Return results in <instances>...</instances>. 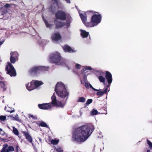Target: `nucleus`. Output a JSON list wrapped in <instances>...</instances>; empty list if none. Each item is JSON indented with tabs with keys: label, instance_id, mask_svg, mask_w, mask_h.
<instances>
[{
	"label": "nucleus",
	"instance_id": "ddd939ff",
	"mask_svg": "<svg viewBox=\"0 0 152 152\" xmlns=\"http://www.w3.org/2000/svg\"><path fill=\"white\" fill-rule=\"evenodd\" d=\"M29 72L31 74L36 75L40 73L39 66H34L30 68Z\"/></svg>",
	"mask_w": 152,
	"mask_h": 152
},
{
	"label": "nucleus",
	"instance_id": "473e14b6",
	"mask_svg": "<svg viewBox=\"0 0 152 152\" xmlns=\"http://www.w3.org/2000/svg\"><path fill=\"white\" fill-rule=\"evenodd\" d=\"M59 141L58 140L53 139L51 140V143L53 145H57Z\"/></svg>",
	"mask_w": 152,
	"mask_h": 152
},
{
	"label": "nucleus",
	"instance_id": "2eb2a0df",
	"mask_svg": "<svg viewBox=\"0 0 152 152\" xmlns=\"http://www.w3.org/2000/svg\"><path fill=\"white\" fill-rule=\"evenodd\" d=\"M51 99L52 100L51 102L49 103L50 104V105L51 106L52 105L53 107H54L55 104H56V103L58 101L55 93H53V96H52Z\"/></svg>",
	"mask_w": 152,
	"mask_h": 152
},
{
	"label": "nucleus",
	"instance_id": "393cba45",
	"mask_svg": "<svg viewBox=\"0 0 152 152\" xmlns=\"http://www.w3.org/2000/svg\"><path fill=\"white\" fill-rule=\"evenodd\" d=\"M99 110L100 111V113L101 114H107V108L102 107Z\"/></svg>",
	"mask_w": 152,
	"mask_h": 152
},
{
	"label": "nucleus",
	"instance_id": "f704fd0d",
	"mask_svg": "<svg viewBox=\"0 0 152 152\" xmlns=\"http://www.w3.org/2000/svg\"><path fill=\"white\" fill-rule=\"evenodd\" d=\"M55 150L57 152H63V148L61 147H58L57 148H55Z\"/></svg>",
	"mask_w": 152,
	"mask_h": 152
},
{
	"label": "nucleus",
	"instance_id": "b1692460",
	"mask_svg": "<svg viewBox=\"0 0 152 152\" xmlns=\"http://www.w3.org/2000/svg\"><path fill=\"white\" fill-rule=\"evenodd\" d=\"M34 86L35 87H38L42 84H43V83L39 81L36 80L34 82Z\"/></svg>",
	"mask_w": 152,
	"mask_h": 152
},
{
	"label": "nucleus",
	"instance_id": "7ed1b4c3",
	"mask_svg": "<svg viewBox=\"0 0 152 152\" xmlns=\"http://www.w3.org/2000/svg\"><path fill=\"white\" fill-rule=\"evenodd\" d=\"M49 60L51 63L57 65H66L65 61L62 58L60 54L58 53L51 54L50 56Z\"/></svg>",
	"mask_w": 152,
	"mask_h": 152
},
{
	"label": "nucleus",
	"instance_id": "cd10ccee",
	"mask_svg": "<svg viewBox=\"0 0 152 152\" xmlns=\"http://www.w3.org/2000/svg\"><path fill=\"white\" fill-rule=\"evenodd\" d=\"M86 100V99L85 98L83 97H79L77 102H81L84 103L85 102Z\"/></svg>",
	"mask_w": 152,
	"mask_h": 152
},
{
	"label": "nucleus",
	"instance_id": "864d4df0",
	"mask_svg": "<svg viewBox=\"0 0 152 152\" xmlns=\"http://www.w3.org/2000/svg\"><path fill=\"white\" fill-rule=\"evenodd\" d=\"M14 118V120H16L18 121V120L15 118L13 117Z\"/></svg>",
	"mask_w": 152,
	"mask_h": 152
},
{
	"label": "nucleus",
	"instance_id": "4468645a",
	"mask_svg": "<svg viewBox=\"0 0 152 152\" xmlns=\"http://www.w3.org/2000/svg\"><path fill=\"white\" fill-rule=\"evenodd\" d=\"M80 17L82 20L83 23L87 26L88 27V25L87 24L89 22H87V16L86 14H83V13H80Z\"/></svg>",
	"mask_w": 152,
	"mask_h": 152
},
{
	"label": "nucleus",
	"instance_id": "f03ea898",
	"mask_svg": "<svg viewBox=\"0 0 152 152\" xmlns=\"http://www.w3.org/2000/svg\"><path fill=\"white\" fill-rule=\"evenodd\" d=\"M55 91L57 94L60 97L64 98L69 96V92L67 91L64 85L62 82H58L56 85Z\"/></svg>",
	"mask_w": 152,
	"mask_h": 152
},
{
	"label": "nucleus",
	"instance_id": "39448f33",
	"mask_svg": "<svg viewBox=\"0 0 152 152\" xmlns=\"http://www.w3.org/2000/svg\"><path fill=\"white\" fill-rule=\"evenodd\" d=\"M71 17L68 18L66 20V23L61 21L58 20L56 19L54 20V23L55 25V29H58L61 28L65 26H66L67 28H68L70 25V20L71 19Z\"/></svg>",
	"mask_w": 152,
	"mask_h": 152
},
{
	"label": "nucleus",
	"instance_id": "423d86ee",
	"mask_svg": "<svg viewBox=\"0 0 152 152\" xmlns=\"http://www.w3.org/2000/svg\"><path fill=\"white\" fill-rule=\"evenodd\" d=\"M5 70L7 74L11 77H15L17 75L16 72L13 65L10 62H8L6 65Z\"/></svg>",
	"mask_w": 152,
	"mask_h": 152
},
{
	"label": "nucleus",
	"instance_id": "c03bdc74",
	"mask_svg": "<svg viewBox=\"0 0 152 152\" xmlns=\"http://www.w3.org/2000/svg\"><path fill=\"white\" fill-rule=\"evenodd\" d=\"M6 116L4 115H1V121H4L6 119Z\"/></svg>",
	"mask_w": 152,
	"mask_h": 152
},
{
	"label": "nucleus",
	"instance_id": "f257e3e1",
	"mask_svg": "<svg viewBox=\"0 0 152 152\" xmlns=\"http://www.w3.org/2000/svg\"><path fill=\"white\" fill-rule=\"evenodd\" d=\"M94 130L91 124L83 125L75 129L72 132L73 141L80 144L85 141L91 135Z\"/></svg>",
	"mask_w": 152,
	"mask_h": 152
},
{
	"label": "nucleus",
	"instance_id": "7c9ffc66",
	"mask_svg": "<svg viewBox=\"0 0 152 152\" xmlns=\"http://www.w3.org/2000/svg\"><path fill=\"white\" fill-rule=\"evenodd\" d=\"M98 78L101 82L103 83L104 84L105 81V78L104 77L100 75L98 77Z\"/></svg>",
	"mask_w": 152,
	"mask_h": 152
},
{
	"label": "nucleus",
	"instance_id": "f3484780",
	"mask_svg": "<svg viewBox=\"0 0 152 152\" xmlns=\"http://www.w3.org/2000/svg\"><path fill=\"white\" fill-rule=\"evenodd\" d=\"M63 48L65 52H68L70 53H72L74 52V50L71 48L68 45H65L64 46Z\"/></svg>",
	"mask_w": 152,
	"mask_h": 152
},
{
	"label": "nucleus",
	"instance_id": "79ce46f5",
	"mask_svg": "<svg viewBox=\"0 0 152 152\" xmlns=\"http://www.w3.org/2000/svg\"><path fill=\"white\" fill-rule=\"evenodd\" d=\"M91 113L92 115H96L98 114V111L96 110L93 109L92 110Z\"/></svg>",
	"mask_w": 152,
	"mask_h": 152
},
{
	"label": "nucleus",
	"instance_id": "6e6552de",
	"mask_svg": "<svg viewBox=\"0 0 152 152\" xmlns=\"http://www.w3.org/2000/svg\"><path fill=\"white\" fill-rule=\"evenodd\" d=\"M102 73V74H105V77L107 80L108 84L107 86L105 87L104 89L107 88V91L108 90V87H109L110 86V84L112 83L113 80L112 78V75L111 73L108 71H106L104 72H101V73Z\"/></svg>",
	"mask_w": 152,
	"mask_h": 152
},
{
	"label": "nucleus",
	"instance_id": "412c9836",
	"mask_svg": "<svg viewBox=\"0 0 152 152\" xmlns=\"http://www.w3.org/2000/svg\"><path fill=\"white\" fill-rule=\"evenodd\" d=\"M64 106V104H63L61 101H58L56 103V104H55L54 107L63 108Z\"/></svg>",
	"mask_w": 152,
	"mask_h": 152
},
{
	"label": "nucleus",
	"instance_id": "de8ad7c7",
	"mask_svg": "<svg viewBox=\"0 0 152 152\" xmlns=\"http://www.w3.org/2000/svg\"><path fill=\"white\" fill-rule=\"evenodd\" d=\"M89 86H90V88H92V89H93L94 91H99L101 90L100 89L97 90V89H96L94 88V87H93L90 84H89Z\"/></svg>",
	"mask_w": 152,
	"mask_h": 152
},
{
	"label": "nucleus",
	"instance_id": "c9c22d12",
	"mask_svg": "<svg viewBox=\"0 0 152 152\" xmlns=\"http://www.w3.org/2000/svg\"><path fill=\"white\" fill-rule=\"evenodd\" d=\"M45 25L47 27L51 28L52 25L49 24L46 20H44Z\"/></svg>",
	"mask_w": 152,
	"mask_h": 152
},
{
	"label": "nucleus",
	"instance_id": "20e7f679",
	"mask_svg": "<svg viewBox=\"0 0 152 152\" xmlns=\"http://www.w3.org/2000/svg\"><path fill=\"white\" fill-rule=\"evenodd\" d=\"M87 12H91L93 14H95L93 15L91 18V21L87 24L88 27H94L98 25L101 21L102 17L101 15L97 12L93 11H88Z\"/></svg>",
	"mask_w": 152,
	"mask_h": 152
},
{
	"label": "nucleus",
	"instance_id": "aec40b11",
	"mask_svg": "<svg viewBox=\"0 0 152 152\" xmlns=\"http://www.w3.org/2000/svg\"><path fill=\"white\" fill-rule=\"evenodd\" d=\"M36 123L39 126L48 128V126L47 125V124L43 121H38Z\"/></svg>",
	"mask_w": 152,
	"mask_h": 152
},
{
	"label": "nucleus",
	"instance_id": "c756f323",
	"mask_svg": "<svg viewBox=\"0 0 152 152\" xmlns=\"http://www.w3.org/2000/svg\"><path fill=\"white\" fill-rule=\"evenodd\" d=\"M18 59L16 58H13L12 56H10V62L11 64H14L16 61H18Z\"/></svg>",
	"mask_w": 152,
	"mask_h": 152
},
{
	"label": "nucleus",
	"instance_id": "5fc2aeb1",
	"mask_svg": "<svg viewBox=\"0 0 152 152\" xmlns=\"http://www.w3.org/2000/svg\"><path fill=\"white\" fill-rule=\"evenodd\" d=\"M3 42H1V45L3 43Z\"/></svg>",
	"mask_w": 152,
	"mask_h": 152
},
{
	"label": "nucleus",
	"instance_id": "4c0bfd02",
	"mask_svg": "<svg viewBox=\"0 0 152 152\" xmlns=\"http://www.w3.org/2000/svg\"><path fill=\"white\" fill-rule=\"evenodd\" d=\"M92 69V68L90 66H86L84 67L83 69V72H84L86 70H91Z\"/></svg>",
	"mask_w": 152,
	"mask_h": 152
},
{
	"label": "nucleus",
	"instance_id": "e433bc0d",
	"mask_svg": "<svg viewBox=\"0 0 152 152\" xmlns=\"http://www.w3.org/2000/svg\"><path fill=\"white\" fill-rule=\"evenodd\" d=\"M92 102L93 100L92 99H89L87 100L86 103L85 104V105L86 106H88Z\"/></svg>",
	"mask_w": 152,
	"mask_h": 152
},
{
	"label": "nucleus",
	"instance_id": "a19ab883",
	"mask_svg": "<svg viewBox=\"0 0 152 152\" xmlns=\"http://www.w3.org/2000/svg\"><path fill=\"white\" fill-rule=\"evenodd\" d=\"M1 135L3 136L4 137H7V135L5 133L2 131V130L1 129Z\"/></svg>",
	"mask_w": 152,
	"mask_h": 152
},
{
	"label": "nucleus",
	"instance_id": "5701e85b",
	"mask_svg": "<svg viewBox=\"0 0 152 152\" xmlns=\"http://www.w3.org/2000/svg\"><path fill=\"white\" fill-rule=\"evenodd\" d=\"M98 91L97 92L96 94L97 96H103L104 94H105L107 93V88L104 89L103 91Z\"/></svg>",
	"mask_w": 152,
	"mask_h": 152
},
{
	"label": "nucleus",
	"instance_id": "49530a36",
	"mask_svg": "<svg viewBox=\"0 0 152 152\" xmlns=\"http://www.w3.org/2000/svg\"><path fill=\"white\" fill-rule=\"evenodd\" d=\"M12 4H10L7 3L4 6V7L5 8H9V7H10Z\"/></svg>",
	"mask_w": 152,
	"mask_h": 152
},
{
	"label": "nucleus",
	"instance_id": "6e6d98bb",
	"mask_svg": "<svg viewBox=\"0 0 152 152\" xmlns=\"http://www.w3.org/2000/svg\"><path fill=\"white\" fill-rule=\"evenodd\" d=\"M151 148H152V147H151Z\"/></svg>",
	"mask_w": 152,
	"mask_h": 152
},
{
	"label": "nucleus",
	"instance_id": "72a5a7b5",
	"mask_svg": "<svg viewBox=\"0 0 152 152\" xmlns=\"http://www.w3.org/2000/svg\"><path fill=\"white\" fill-rule=\"evenodd\" d=\"M13 132L16 135L18 136L19 133L18 129L15 127H13Z\"/></svg>",
	"mask_w": 152,
	"mask_h": 152
},
{
	"label": "nucleus",
	"instance_id": "a211bd4d",
	"mask_svg": "<svg viewBox=\"0 0 152 152\" xmlns=\"http://www.w3.org/2000/svg\"><path fill=\"white\" fill-rule=\"evenodd\" d=\"M81 31L80 35L83 38H85L87 37L89 35V33L86 31L85 30H80Z\"/></svg>",
	"mask_w": 152,
	"mask_h": 152
},
{
	"label": "nucleus",
	"instance_id": "a878e982",
	"mask_svg": "<svg viewBox=\"0 0 152 152\" xmlns=\"http://www.w3.org/2000/svg\"><path fill=\"white\" fill-rule=\"evenodd\" d=\"M39 67L40 72L45 71H47L48 69V67H46L44 66H39Z\"/></svg>",
	"mask_w": 152,
	"mask_h": 152
},
{
	"label": "nucleus",
	"instance_id": "6ab92c4d",
	"mask_svg": "<svg viewBox=\"0 0 152 152\" xmlns=\"http://www.w3.org/2000/svg\"><path fill=\"white\" fill-rule=\"evenodd\" d=\"M57 7L55 4H52L49 8V10L50 12L53 13L56 10Z\"/></svg>",
	"mask_w": 152,
	"mask_h": 152
},
{
	"label": "nucleus",
	"instance_id": "9d476101",
	"mask_svg": "<svg viewBox=\"0 0 152 152\" xmlns=\"http://www.w3.org/2000/svg\"><path fill=\"white\" fill-rule=\"evenodd\" d=\"M23 135L25 136V138L27 141L30 143H31L33 144V139L32 137L31 136L30 134H29V132L28 131H22Z\"/></svg>",
	"mask_w": 152,
	"mask_h": 152
},
{
	"label": "nucleus",
	"instance_id": "ea45409f",
	"mask_svg": "<svg viewBox=\"0 0 152 152\" xmlns=\"http://www.w3.org/2000/svg\"><path fill=\"white\" fill-rule=\"evenodd\" d=\"M28 117L30 118L31 117L34 120L37 119V116L34 115H31V114H28Z\"/></svg>",
	"mask_w": 152,
	"mask_h": 152
},
{
	"label": "nucleus",
	"instance_id": "58836bf2",
	"mask_svg": "<svg viewBox=\"0 0 152 152\" xmlns=\"http://www.w3.org/2000/svg\"><path fill=\"white\" fill-rule=\"evenodd\" d=\"M53 4H55V5L58 7V9H59V6L58 4V0H53Z\"/></svg>",
	"mask_w": 152,
	"mask_h": 152
},
{
	"label": "nucleus",
	"instance_id": "f8f14e48",
	"mask_svg": "<svg viewBox=\"0 0 152 152\" xmlns=\"http://www.w3.org/2000/svg\"><path fill=\"white\" fill-rule=\"evenodd\" d=\"M2 79L3 78L1 76V89H2V91H4L6 90L8 84L7 82L2 81Z\"/></svg>",
	"mask_w": 152,
	"mask_h": 152
},
{
	"label": "nucleus",
	"instance_id": "0eeeda50",
	"mask_svg": "<svg viewBox=\"0 0 152 152\" xmlns=\"http://www.w3.org/2000/svg\"><path fill=\"white\" fill-rule=\"evenodd\" d=\"M56 19L61 21L66 20L67 19L66 14L64 11L58 10L55 14Z\"/></svg>",
	"mask_w": 152,
	"mask_h": 152
},
{
	"label": "nucleus",
	"instance_id": "dca6fc26",
	"mask_svg": "<svg viewBox=\"0 0 152 152\" xmlns=\"http://www.w3.org/2000/svg\"><path fill=\"white\" fill-rule=\"evenodd\" d=\"M26 87L27 89L29 91L33 90L35 88L34 83L32 82L26 84Z\"/></svg>",
	"mask_w": 152,
	"mask_h": 152
},
{
	"label": "nucleus",
	"instance_id": "c85d7f7f",
	"mask_svg": "<svg viewBox=\"0 0 152 152\" xmlns=\"http://www.w3.org/2000/svg\"><path fill=\"white\" fill-rule=\"evenodd\" d=\"M14 151V148L12 146H10L6 150V152L13 151Z\"/></svg>",
	"mask_w": 152,
	"mask_h": 152
},
{
	"label": "nucleus",
	"instance_id": "37998d69",
	"mask_svg": "<svg viewBox=\"0 0 152 152\" xmlns=\"http://www.w3.org/2000/svg\"><path fill=\"white\" fill-rule=\"evenodd\" d=\"M147 143L149 146L151 148L152 147V142H151L148 139L147 140Z\"/></svg>",
	"mask_w": 152,
	"mask_h": 152
},
{
	"label": "nucleus",
	"instance_id": "8fccbe9b",
	"mask_svg": "<svg viewBox=\"0 0 152 152\" xmlns=\"http://www.w3.org/2000/svg\"><path fill=\"white\" fill-rule=\"evenodd\" d=\"M18 146H16L15 148V151L16 152H18V148H19Z\"/></svg>",
	"mask_w": 152,
	"mask_h": 152
},
{
	"label": "nucleus",
	"instance_id": "09e8293b",
	"mask_svg": "<svg viewBox=\"0 0 152 152\" xmlns=\"http://www.w3.org/2000/svg\"><path fill=\"white\" fill-rule=\"evenodd\" d=\"M85 86L88 89L89 88V84L86 83H85Z\"/></svg>",
	"mask_w": 152,
	"mask_h": 152
},
{
	"label": "nucleus",
	"instance_id": "603ef678",
	"mask_svg": "<svg viewBox=\"0 0 152 152\" xmlns=\"http://www.w3.org/2000/svg\"><path fill=\"white\" fill-rule=\"evenodd\" d=\"M0 139H1V141H4V140H6V139H4L3 138H1V137Z\"/></svg>",
	"mask_w": 152,
	"mask_h": 152
},
{
	"label": "nucleus",
	"instance_id": "9b49d317",
	"mask_svg": "<svg viewBox=\"0 0 152 152\" xmlns=\"http://www.w3.org/2000/svg\"><path fill=\"white\" fill-rule=\"evenodd\" d=\"M38 106L39 108L42 110H47L52 108L51 106L50 105V104L49 103L39 104L38 105Z\"/></svg>",
	"mask_w": 152,
	"mask_h": 152
},
{
	"label": "nucleus",
	"instance_id": "2f4dec72",
	"mask_svg": "<svg viewBox=\"0 0 152 152\" xmlns=\"http://www.w3.org/2000/svg\"><path fill=\"white\" fill-rule=\"evenodd\" d=\"M8 145L7 144H4L3 146V148L1 152H6V150L8 148Z\"/></svg>",
	"mask_w": 152,
	"mask_h": 152
},
{
	"label": "nucleus",
	"instance_id": "1a4fd4ad",
	"mask_svg": "<svg viewBox=\"0 0 152 152\" xmlns=\"http://www.w3.org/2000/svg\"><path fill=\"white\" fill-rule=\"evenodd\" d=\"M61 36L58 33H53L51 37V39L53 41L57 42L61 39Z\"/></svg>",
	"mask_w": 152,
	"mask_h": 152
},
{
	"label": "nucleus",
	"instance_id": "3c124183",
	"mask_svg": "<svg viewBox=\"0 0 152 152\" xmlns=\"http://www.w3.org/2000/svg\"><path fill=\"white\" fill-rule=\"evenodd\" d=\"M67 3H70V0H65Z\"/></svg>",
	"mask_w": 152,
	"mask_h": 152
},
{
	"label": "nucleus",
	"instance_id": "4be33fe9",
	"mask_svg": "<svg viewBox=\"0 0 152 152\" xmlns=\"http://www.w3.org/2000/svg\"><path fill=\"white\" fill-rule=\"evenodd\" d=\"M19 56V54L17 51L11 52L10 53V56H12L13 58H16L17 59H18Z\"/></svg>",
	"mask_w": 152,
	"mask_h": 152
},
{
	"label": "nucleus",
	"instance_id": "bb28decb",
	"mask_svg": "<svg viewBox=\"0 0 152 152\" xmlns=\"http://www.w3.org/2000/svg\"><path fill=\"white\" fill-rule=\"evenodd\" d=\"M4 109L6 110L7 112H10V113L14 112L15 110L13 109L12 110V108L8 107H5Z\"/></svg>",
	"mask_w": 152,
	"mask_h": 152
},
{
	"label": "nucleus",
	"instance_id": "a18cd8bd",
	"mask_svg": "<svg viewBox=\"0 0 152 152\" xmlns=\"http://www.w3.org/2000/svg\"><path fill=\"white\" fill-rule=\"evenodd\" d=\"M81 66L78 64H76L75 65V68L77 69H80L81 68Z\"/></svg>",
	"mask_w": 152,
	"mask_h": 152
}]
</instances>
